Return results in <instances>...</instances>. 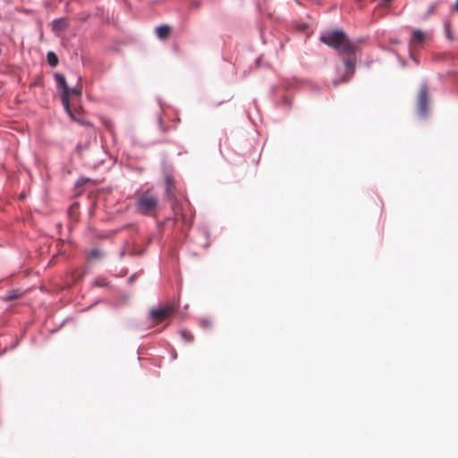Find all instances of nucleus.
Returning <instances> with one entry per match:
<instances>
[{
  "instance_id": "1",
  "label": "nucleus",
  "mask_w": 458,
  "mask_h": 458,
  "mask_svg": "<svg viewBox=\"0 0 458 458\" xmlns=\"http://www.w3.org/2000/svg\"><path fill=\"white\" fill-rule=\"evenodd\" d=\"M320 40L339 54H354L357 47L354 43L348 40L345 33L341 30L324 32L320 36Z\"/></svg>"
},
{
  "instance_id": "2",
  "label": "nucleus",
  "mask_w": 458,
  "mask_h": 458,
  "mask_svg": "<svg viewBox=\"0 0 458 458\" xmlns=\"http://www.w3.org/2000/svg\"><path fill=\"white\" fill-rule=\"evenodd\" d=\"M157 206L158 198L151 190L142 192L135 204L137 212L144 216L154 214Z\"/></svg>"
},
{
  "instance_id": "3",
  "label": "nucleus",
  "mask_w": 458,
  "mask_h": 458,
  "mask_svg": "<svg viewBox=\"0 0 458 458\" xmlns=\"http://www.w3.org/2000/svg\"><path fill=\"white\" fill-rule=\"evenodd\" d=\"M55 81H56L58 87L62 88L61 98H62L63 106H64L66 113L71 117H73V114L72 113V109H71V106H70V104L68 101L69 87L67 86L66 80H65L64 76L60 73H55Z\"/></svg>"
},
{
  "instance_id": "4",
  "label": "nucleus",
  "mask_w": 458,
  "mask_h": 458,
  "mask_svg": "<svg viewBox=\"0 0 458 458\" xmlns=\"http://www.w3.org/2000/svg\"><path fill=\"white\" fill-rule=\"evenodd\" d=\"M428 86L427 84H422L419 93V112L422 116H426L428 114Z\"/></svg>"
},
{
  "instance_id": "5",
  "label": "nucleus",
  "mask_w": 458,
  "mask_h": 458,
  "mask_svg": "<svg viewBox=\"0 0 458 458\" xmlns=\"http://www.w3.org/2000/svg\"><path fill=\"white\" fill-rule=\"evenodd\" d=\"M174 311L172 306L161 307L157 310H151L150 317L156 322H161L167 318Z\"/></svg>"
},
{
  "instance_id": "6",
  "label": "nucleus",
  "mask_w": 458,
  "mask_h": 458,
  "mask_svg": "<svg viewBox=\"0 0 458 458\" xmlns=\"http://www.w3.org/2000/svg\"><path fill=\"white\" fill-rule=\"evenodd\" d=\"M428 38H429L428 33L423 32L420 30H413L411 45L413 47H420Z\"/></svg>"
},
{
  "instance_id": "7",
  "label": "nucleus",
  "mask_w": 458,
  "mask_h": 458,
  "mask_svg": "<svg viewBox=\"0 0 458 458\" xmlns=\"http://www.w3.org/2000/svg\"><path fill=\"white\" fill-rule=\"evenodd\" d=\"M355 64L352 60L344 61L345 74L343 76L341 81H347L350 77L354 73Z\"/></svg>"
},
{
  "instance_id": "8",
  "label": "nucleus",
  "mask_w": 458,
  "mask_h": 458,
  "mask_svg": "<svg viewBox=\"0 0 458 458\" xmlns=\"http://www.w3.org/2000/svg\"><path fill=\"white\" fill-rule=\"evenodd\" d=\"M67 26H68V22L64 18L55 19L52 22V30L55 32H60V31L64 30V29H66Z\"/></svg>"
},
{
  "instance_id": "9",
  "label": "nucleus",
  "mask_w": 458,
  "mask_h": 458,
  "mask_svg": "<svg viewBox=\"0 0 458 458\" xmlns=\"http://www.w3.org/2000/svg\"><path fill=\"white\" fill-rule=\"evenodd\" d=\"M170 27L168 25H162L156 28V33L158 38L165 39L170 34Z\"/></svg>"
},
{
  "instance_id": "10",
  "label": "nucleus",
  "mask_w": 458,
  "mask_h": 458,
  "mask_svg": "<svg viewBox=\"0 0 458 458\" xmlns=\"http://www.w3.org/2000/svg\"><path fill=\"white\" fill-rule=\"evenodd\" d=\"M47 57V62L51 67H55L57 65L58 58L55 53L48 52Z\"/></svg>"
},
{
  "instance_id": "11",
  "label": "nucleus",
  "mask_w": 458,
  "mask_h": 458,
  "mask_svg": "<svg viewBox=\"0 0 458 458\" xmlns=\"http://www.w3.org/2000/svg\"><path fill=\"white\" fill-rule=\"evenodd\" d=\"M21 295V293L19 290H11L8 292L6 296L4 297L5 301L14 300Z\"/></svg>"
},
{
  "instance_id": "12",
  "label": "nucleus",
  "mask_w": 458,
  "mask_h": 458,
  "mask_svg": "<svg viewBox=\"0 0 458 458\" xmlns=\"http://www.w3.org/2000/svg\"><path fill=\"white\" fill-rule=\"evenodd\" d=\"M70 95H81V90L77 89L76 88H69V91H68V98H70ZM68 101L70 102V99H68Z\"/></svg>"
},
{
  "instance_id": "13",
  "label": "nucleus",
  "mask_w": 458,
  "mask_h": 458,
  "mask_svg": "<svg viewBox=\"0 0 458 458\" xmlns=\"http://www.w3.org/2000/svg\"><path fill=\"white\" fill-rule=\"evenodd\" d=\"M181 335L186 341L191 342L193 340V337L191 335H188L187 332L185 331H182Z\"/></svg>"
},
{
  "instance_id": "14",
  "label": "nucleus",
  "mask_w": 458,
  "mask_h": 458,
  "mask_svg": "<svg viewBox=\"0 0 458 458\" xmlns=\"http://www.w3.org/2000/svg\"><path fill=\"white\" fill-rule=\"evenodd\" d=\"M88 147H89V144H88V143H87V144H85L84 146H82V145L79 144V145H77V150H78L79 152H82V151H83V149H84V148H87Z\"/></svg>"
},
{
  "instance_id": "15",
  "label": "nucleus",
  "mask_w": 458,
  "mask_h": 458,
  "mask_svg": "<svg viewBox=\"0 0 458 458\" xmlns=\"http://www.w3.org/2000/svg\"><path fill=\"white\" fill-rule=\"evenodd\" d=\"M98 256H99V251L98 250H91V252H90V257L91 258H98Z\"/></svg>"
},
{
  "instance_id": "16",
  "label": "nucleus",
  "mask_w": 458,
  "mask_h": 458,
  "mask_svg": "<svg viewBox=\"0 0 458 458\" xmlns=\"http://www.w3.org/2000/svg\"><path fill=\"white\" fill-rule=\"evenodd\" d=\"M446 36H447V38H448L449 39H451V38H452L451 34H450V30H449V29H448V28H446Z\"/></svg>"
},
{
  "instance_id": "17",
  "label": "nucleus",
  "mask_w": 458,
  "mask_h": 458,
  "mask_svg": "<svg viewBox=\"0 0 458 458\" xmlns=\"http://www.w3.org/2000/svg\"><path fill=\"white\" fill-rule=\"evenodd\" d=\"M333 83H334V86H337L340 83V81L335 80V81H334Z\"/></svg>"
},
{
  "instance_id": "18",
  "label": "nucleus",
  "mask_w": 458,
  "mask_h": 458,
  "mask_svg": "<svg viewBox=\"0 0 458 458\" xmlns=\"http://www.w3.org/2000/svg\"><path fill=\"white\" fill-rule=\"evenodd\" d=\"M454 9H455L456 11H458V0L456 1V4H455V6H454Z\"/></svg>"
},
{
  "instance_id": "19",
  "label": "nucleus",
  "mask_w": 458,
  "mask_h": 458,
  "mask_svg": "<svg viewBox=\"0 0 458 458\" xmlns=\"http://www.w3.org/2000/svg\"><path fill=\"white\" fill-rule=\"evenodd\" d=\"M82 123L85 125H89V123L82 122Z\"/></svg>"
}]
</instances>
